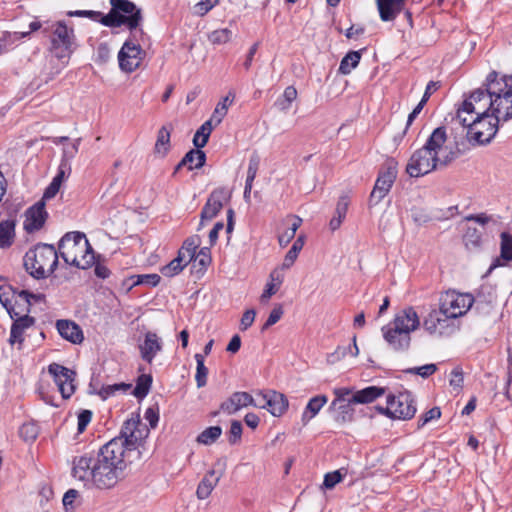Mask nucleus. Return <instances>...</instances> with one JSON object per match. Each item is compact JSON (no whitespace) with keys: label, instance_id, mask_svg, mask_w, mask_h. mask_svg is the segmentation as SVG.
Returning <instances> with one entry per match:
<instances>
[{"label":"nucleus","instance_id":"nucleus-28","mask_svg":"<svg viewBox=\"0 0 512 512\" xmlns=\"http://www.w3.org/2000/svg\"><path fill=\"white\" fill-rule=\"evenodd\" d=\"M14 322L11 326L10 331V344L22 343L23 342V332L25 329L29 328L34 324V319L27 315V313H23L20 315H14Z\"/></svg>","mask_w":512,"mask_h":512},{"label":"nucleus","instance_id":"nucleus-44","mask_svg":"<svg viewBox=\"0 0 512 512\" xmlns=\"http://www.w3.org/2000/svg\"><path fill=\"white\" fill-rule=\"evenodd\" d=\"M231 38L232 31L227 28L217 29L208 34V40L213 45H221L228 43L231 40Z\"/></svg>","mask_w":512,"mask_h":512},{"label":"nucleus","instance_id":"nucleus-58","mask_svg":"<svg viewBox=\"0 0 512 512\" xmlns=\"http://www.w3.org/2000/svg\"><path fill=\"white\" fill-rule=\"evenodd\" d=\"M219 0H201L194 5V13L199 16L207 14L214 6L218 4Z\"/></svg>","mask_w":512,"mask_h":512},{"label":"nucleus","instance_id":"nucleus-61","mask_svg":"<svg viewBox=\"0 0 512 512\" xmlns=\"http://www.w3.org/2000/svg\"><path fill=\"white\" fill-rule=\"evenodd\" d=\"M92 412L90 410H82L78 415L77 430L79 433L85 431L88 424L91 422Z\"/></svg>","mask_w":512,"mask_h":512},{"label":"nucleus","instance_id":"nucleus-10","mask_svg":"<svg viewBox=\"0 0 512 512\" xmlns=\"http://www.w3.org/2000/svg\"><path fill=\"white\" fill-rule=\"evenodd\" d=\"M149 435V429L143 424L139 417L126 420L121 428L120 436L111 441H119L124 450V456L130 459V456L141 445L142 441Z\"/></svg>","mask_w":512,"mask_h":512},{"label":"nucleus","instance_id":"nucleus-39","mask_svg":"<svg viewBox=\"0 0 512 512\" xmlns=\"http://www.w3.org/2000/svg\"><path fill=\"white\" fill-rule=\"evenodd\" d=\"M222 429L220 426H211L203 430L198 436L196 441L199 444L203 445H211L217 441V439L221 436Z\"/></svg>","mask_w":512,"mask_h":512},{"label":"nucleus","instance_id":"nucleus-57","mask_svg":"<svg viewBox=\"0 0 512 512\" xmlns=\"http://www.w3.org/2000/svg\"><path fill=\"white\" fill-rule=\"evenodd\" d=\"M441 417V410L439 407H433L425 412L418 420V428H422L432 420H437Z\"/></svg>","mask_w":512,"mask_h":512},{"label":"nucleus","instance_id":"nucleus-13","mask_svg":"<svg viewBox=\"0 0 512 512\" xmlns=\"http://www.w3.org/2000/svg\"><path fill=\"white\" fill-rule=\"evenodd\" d=\"M500 121L495 117H481L479 119H471L468 124H461L466 127L467 137L470 141L483 145L489 143L498 131Z\"/></svg>","mask_w":512,"mask_h":512},{"label":"nucleus","instance_id":"nucleus-7","mask_svg":"<svg viewBox=\"0 0 512 512\" xmlns=\"http://www.w3.org/2000/svg\"><path fill=\"white\" fill-rule=\"evenodd\" d=\"M43 33L50 38V52L62 64L67 65L71 55L76 50V36L73 27H68L64 21L47 23Z\"/></svg>","mask_w":512,"mask_h":512},{"label":"nucleus","instance_id":"nucleus-35","mask_svg":"<svg viewBox=\"0 0 512 512\" xmlns=\"http://www.w3.org/2000/svg\"><path fill=\"white\" fill-rule=\"evenodd\" d=\"M170 135L171 129L163 126L158 131L157 140L155 143V153L164 156L170 148Z\"/></svg>","mask_w":512,"mask_h":512},{"label":"nucleus","instance_id":"nucleus-54","mask_svg":"<svg viewBox=\"0 0 512 512\" xmlns=\"http://www.w3.org/2000/svg\"><path fill=\"white\" fill-rule=\"evenodd\" d=\"M259 165H260V157L256 153H253L249 159V164H248V169H247V178H246L247 183L253 184V182L256 178V175H257V171L259 169Z\"/></svg>","mask_w":512,"mask_h":512},{"label":"nucleus","instance_id":"nucleus-14","mask_svg":"<svg viewBox=\"0 0 512 512\" xmlns=\"http://www.w3.org/2000/svg\"><path fill=\"white\" fill-rule=\"evenodd\" d=\"M423 327L430 335L449 336L457 330L455 320L441 307L432 309L423 320Z\"/></svg>","mask_w":512,"mask_h":512},{"label":"nucleus","instance_id":"nucleus-51","mask_svg":"<svg viewBox=\"0 0 512 512\" xmlns=\"http://www.w3.org/2000/svg\"><path fill=\"white\" fill-rule=\"evenodd\" d=\"M193 261L194 267L196 266V264H198L201 270H205L211 263L210 249L207 247L201 248L198 252L195 253Z\"/></svg>","mask_w":512,"mask_h":512},{"label":"nucleus","instance_id":"nucleus-18","mask_svg":"<svg viewBox=\"0 0 512 512\" xmlns=\"http://www.w3.org/2000/svg\"><path fill=\"white\" fill-rule=\"evenodd\" d=\"M255 407L267 409L273 416L279 417L287 410L288 400L276 391L259 392L255 398Z\"/></svg>","mask_w":512,"mask_h":512},{"label":"nucleus","instance_id":"nucleus-1","mask_svg":"<svg viewBox=\"0 0 512 512\" xmlns=\"http://www.w3.org/2000/svg\"><path fill=\"white\" fill-rule=\"evenodd\" d=\"M129 463L120 442L109 441L96 454L73 457L71 475L86 488L109 490L125 478Z\"/></svg>","mask_w":512,"mask_h":512},{"label":"nucleus","instance_id":"nucleus-26","mask_svg":"<svg viewBox=\"0 0 512 512\" xmlns=\"http://www.w3.org/2000/svg\"><path fill=\"white\" fill-rule=\"evenodd\" d=\"M406 0H376L382 21H393L405 8Z\"/></svg>","mask_w":512,"mask_h":512},{"label":"nucleus","instance_id":"nucleus-30","mask_svg":"<svg viewBox=\"0 0 512 512\" xmlns=\"http://www.w3.org/2000/svg\"><path fill=\"white\" fill-rule=\"evenodd\" d=\"M328 402V397L326 395H317L312 397L301 416V421L303 425L308 424L324 407V405Z\"/></svg>","mask_w":512,"mask_h":512},{"label":"nucleus","instance_id":"nucleus-15","mask_svg":"<svg viewBox=\"0 0 512 512\" xmlns=\"http://www.w3.org/2000/svg\"><path fill=\"white\" fill-rule=\"evenodd\" d=\"M397 177V166L393 161H387L379 172L374 188L369 197V205L375 206L390 191Z\"/></svg>","mask_w":512,"mask_h":512},{"label":"nucleus","instance_id":"nucleus-47","mask_svg":"<svg viewBox=\"0 0 512 512\" xmlns=\"http://www.w3.org/2000/svg\"><path fill=\"white\" fill-rule=\"evenodd\" d=\"M501 238V258L506 261H512V235L502 232Z\"/></svg>","mask_w":512,"mask_h":512},{"label":"nucleus","instance_id":"nucleus-19","mask_svg":"<svg viewBox=\"0 0 512 512\" xmlns=\"http://www.w3.org/2000/svg\"><path fill=\"white\" fill-rule=\"evenodd\" d=\"M231 198V191L225 187L214 189L201 211V222L199 229L205 220H212L222 209L223 205Z\"/></svg>","mask_w":512,"mask_h":512},{"label":"nucleus","instance_id":"nucleus-6","mask_svg":"<svg viewBox=\"0 0 512 512\" xmlns=\"http://www.w3.org/2000/svg\"><path fill=\"white\" fill-rule=\"evenodd\" d=\"M485 88L473 91L457 109V120L468 124L471 119L493 116V97L490 94V73L484 84Z\"/></svg>","mask_w":512,"mask_h":512},{"label":"nucleus","instance_id":"nucleus-50","mask_svg":"<svg viewBox=\"0 0 512 512\" xmlns=\"http://www.w3.org/2000/svg\"><path fill=\"white\" fill-rule=\"evenodd\" d=\"M464 242L469 249L478 248L481 244V233L476 228H468L464 235Z\"/></svg>","mask_w":512,"mask_h":512},{"label":"nucleus","instance_id":"nucleus-23","mask_svg":"<svg viewBox=\"0 0 512 512\" xmlns=\"http://www.w3.org/2000/svg\"><path fill=\"white\" fill-rule=\"evenodd\" d=\"M46 219L47 212L45 210V203L43 201H39L26 211L24 229L28 233L38 231L43 227Z\"/></svg>","mask_w":512,"mask_h":512},{"label":"nucleus","instance_id":"nucleus-34","mask_svg":"<svg viewBox=\"0 0 512 512\" xmlns=\"http://www.w3.org/2000/svg\"><path fill=\"white\" fill-rule=\"evenodd\" d=\"M361 59L360 51H350L347 53L340 62L339 73L348 75L357 67Z\"/></svg>","mask_w":512,"mask_h":512},{"label":"nucleus","instance_id":"nucleus-52","mask_svg":"<svg viewBox=\"0 0 512 512\" xmlns=\"http://www.w3.org/2000/svg\"><path fill=\"white\" fill-rule=\"evenodd\" d=\"M132 279H135L133 285H147L150 287H155L160 282V276L158 274H143L133 276Z\"/></svg>","mask_w":512,"mask_h":512},{"label":"nucleus","instance_id":"nucleus-62","mask_svg":"<svg viewBox=\"0 0 512 512\" xmlns=\"http://www.w3.org/2000/svg\"><path fill=\"white\" fill-rule=\"evenodd\" d=\"M79 144H80V139H76L71 146L65 147L63 149V156H62L61 162L66 161L67 163H70V161L75 157V155L78 152Z\"/></svg>","mask_w":512,"mask_h":512},{"label":"nucleus","instance_id":"nucleus-16","mask_svg":"<svg viewBox=\"0 0 512 512\" xmlns=\"http://www.w3.org/2000/svg\"><path fill=\"white\" fill-rule=\"evenodd\" d=\"M10 292L11 287L0 288V302L5 307L11 318H14V315L28 313L32 300L34 302H42L45 300V295L42 293L35 294L27 290H21L18 292V297L19 300L21 301V310L17 311L15 306L12 305V299L9 298Z\"/></svg>","mask_w":512,"mask_h":512},{"label":"nucleus","instance_id":"nucleus-41","mask_svg":"<svg viewBox=\"0 0 512 512\" xmlns=\"http://www.w3.org/2000/svg\"><path fill=\"white\" fill-rule=\"evenodd\" d=\"M196 360L195 380L198 388H202L207 384L208 368L205 366L204 355L197 353L194 356Z\"/></svg>","mask_w":512,"mask_h":512},{"label":"nucleus","instance_id":"nucleus-63","mask_svg":"<svg viewBox=\"0 0 512 512\" xmlns=\"http://www.w3.org/2000/svg\"><path fill=\"white\" fill-rule=\"evenodd\" d=\"M342 480L340 471L327 473L324 477L323 486L327 489H332L336 484Z\"/></svg>","mask_w":512,"mask_h":512},{"label":"nucleus","instance_id":"nucleus-38","mask_svg":"<svg viewBox=\"0 0 512 512\" xmlns=\"http://www.w3.org/2000/svg\"><path fill=\"white\" fill-rule=\"evenodd\" d=\"M152 385V376L150 374H142L138 377L136 386L134 387L132 394L138 398L142 399L146 397L149 393Z\"/></svg>","mask_w":512,"mask_h":512},{"label":"nucleus","instance_id":"nucleus-4","mask_svg":"<svg viewBox=\"0 0 512 512\" xmlns=\"http://www.w3.org/2000/svg\"><path fill=\"white\" fill-rule=\"evenodd\" d=\"M111 9L104 14L101 24L109 28L125 26L129 33L144 32L141 8L130 0H109Z\"/></svg>","mask_w":512,"mask_h":512},{"label":"nucleus","instance_id":"nucleus-40","mask_svg":"<svg viewBox=\"0 0 512 512\" xmlns=\"http://www.w3.org/2000/svg\"><path fill=\"white\" fill-rule=\"evenodd\" d=\"M212 132L211 120L204 122L200 128L196 131L193 137V144L196 148H203L209 139Z\"/></svg>","mask_w":512,"mask_h":512},{"label":"nucleus","instance_id":"nucleus-48","mask_svg":"<svg viewBox=\"0 0 512 512\" xmlns=\"http://www.w3.org/2000/svg\"><path fill=\"white\" fill-rule=\"evenodd\" d=\"M131 388H132V385L126 384V383L107 385V386H104L101 388V390L99 391V395L103 399H107L108 397L115 395L119 391L127 392Z\"/></svg>","mask_w":512,"mask_h":512},{"label":"nucleus","instance_id":"nucleus-55","mask_svg":"<svg viewBox=\"0 0 512 512\" xmlns=\"http://www.w3.org/2000/svg\"><path fill=\"white\" fill-rule=\"evenodd\" d=\"M29 33L28 32H6L4 34V36L2 38H0V53H2L3 51H6L8 48H7V43L10 42V43H13L17 40H20L26 36H28Z\"/></svg>","mask_w":512,"mask_h":512},{"label":"nucleus","instance_id":"nucleus-33","mask_svg":"<svg viewBox=\"0 0 512 512\" xmlns=\"http://www.w3.org/2000/svg\"><path fill=\"white\" fill-rule=\"evenodd\" d=\"M190 262L179 253L176 258L161 268V273L165 277H173L178 275Z\"/></svg>","mask_w":512,"mask_h":512},{"label":"nucleus","instance_id":"nucleus-24","mask_svg":"<svg viewBox=\"0 0 512 512\" xmlns=\"http://www.w3.org/2000/svg\"><path fill=\"white\" fill-rule=\"evenodd\" d=\"M163 342L154 332H147L143 342L139 345L141 358L151 364L155 356L162 350Z\"/></svg>","mask_w":512,"mask_h":512},{"label":"nucleus","instance_id":"nucleus-56","mask_svg":"<svg viewBox=\"0 0 512 512\" xmlns=\"http://www.w3.org/2000/svg\"><path fill=\"white\" fill-rule=\"evenodd\" d=\"M67 15L70 17H86L89 18L95 22L101 23V19L103 18L104 14L99 11H93V10H75V11H68Z\"/></svg>","mask_w":512,"mask_h":512},{"label":"nucleus","instance_id":"nucleus-21","mask_svg":"<svg viewBox=\"0 0 512 512\" xmlns=\"http://www.w3.org/2000/svg\"><path fill=\"white\" fill-rule=\"evenodd\" d=\"M381 330L384 340L392 350L401 352L406 351L409 348L411 343V335L396 329L389 323L383 326Z\"/></svg>","mask_w":512,"mask_h":512},{"label":"nucleus","instance_id":"nucleus-11","mask_svg":"<svg viewBox=\"0 0 512 512\" xmlns=\"http://www.w3.org/2000/svg\"><path fill=\"white\" fill-rule=\"evenodd\" d=\"M379 411L390 418L408 420L414 417L417 408L411 392L404 391L387 397V406Z\"/></svg>","mask_w":512,"mask_h":512},{"label":"nucleus","instance_id":"nucleus-42","mask_svg":"<svg viewBox=\"0 0 512 512\" xmlns=\"http://www.w3.org/2000/svg\"><path fill=\"white\" fill-rule=\"evenodd\" d=\"M303 246H304V238H303V236H299L294 241L292 247L289 249V251L287 252V254L285 256L283 264H282L283 268L288 269L294 264L295 260L298 257V254L302 250Z\"/></svg>","mask_w":512,"mask_h":512},{"label":"nucleus","instance_id":"nucleus-5","mask_svg":"<svg viewBox=\"0 0 512 512\" xmlns=\"http://www.w3.org/2000/svg\"><path fill=\"white\" fill-rule=\"evenodd\" d=\"M59 251L51 244L39 243L29 249L23 258L25 270L35 279H45L57 268Z\"/></svg>","mask_w":512,"mask_h":512},{"label":"nucleus","instance_id":"nucleus-46","mask_svg":"<svg viewBox=\"0 0 512 512\" xmlns=\"http://www.w3.org/2000/svg\"><path fill=\"white\" fill-rule=\"evenodd\" d=\"M333 394L335 395V399L331 402L330 408H335L340 402H348L354 392L352 388L349 387H338L334 388Z\"/></svg>","mask_w":512,"mask_h":512},{"label":"nucleus","instance_id":"nucleus-32","mask_svg":"<svg viewBox=\"0 0 512 512\" xmlns=\"http://www.w3.org/2000/svg\"><path fill=\"white\" fill-rule=\"evenodd\" d=\"M353 401L351 399L348 402H340L335 408H330V411L335 413L334 419L337 423L343 424L351 422L354 416V409L352 407Z\"/></svg>","mask_w":512,"mask_h":512},{"label":"nucleus","instance_id":"nucleus-20","mask_svg":"<svg viewBox=\"0 0 512 512\" xmlns=\"http://www.w3.org/2000/svg\"><path fill=\"white\" fill-rule=\"evenodd\" d=\"M226 462L218 459L214 464V468L209 470L199 483L196 495L199 499L204 500L209 497L215 486L224 474Z\"/></svg>","mask_w":512,"mask_h":512},{"label":"nucleus","instance_id":"nucleus-27","mask_svg":"<svg viewBox=\"0 0 512 512\" xmlns=\"http://www.w3.org/2000/svg\"><path fill=\"white\" fill-rule=\"evenodd\" d=\"M56 328L62 338L73 344H80L84 339L83 332L79 325L71 320H58L56 322Z\"/></svg>","mask_w":512,"mask_h":512},{"label":"nucleus","instance_id":"nucleus-22","mask_svg":"<svg viewBox=\"0 0 512 512\" xmlns=\"http://www.w3.org/2000/svg\"><path fill=\"white\" fill-rule=\"evenodd\" d=\"M391 324L396 329L406 332L408 335H411V332L418 329L420 325V319L413 307H407L401 311H399Z\"/></svg>","mask_w":512,"mask_h":512},{"label":"nucleus","instance_id":"nucleus-59","mask_svg":"<svg viewBox=\"0 0 512 512\" xmlns=\"http://www.w3.org/2000/svg\"><path fill=\"white\" fill-rule=\"evenodd\" d=\"M242 435V424L240 421L234 420L231 423L228 441L230 444H236Z\"/></svg>","mask_w":512,"mask_h":512},{"label":"nucleus","instance_id":"nucleus-12","mask_svg":"<svg viewBox=\"0 0 512 512\" xmlns=\"http://www.w3.org/2000/svg\"><path fill=\"white\" fill-rule=\"evenodd\" d=\"M473 303L474 297L470 293H460L455 290L443 292L439 297V306L442 312L447 313L454 320L464 316Z\"/></svg>","mask_w":512,"mask_h":512},{"label":"nucleus","instance_id":"nucleus-8","mask_svg":"<svg viewBox=\"0 0 512 512\" xmlns=\"http://www.w3.org/2000/svg\"><path fill=\"white\" fill-rule=\"evenodd\" d=\"M490 94L493 97V117L500 122L512 119V82L508 75L490 72Z\"/></svg>","mask_w":512,"mask_h":512},{"label":"nucleus","instance_id":"nucleus-37","mask_svg":"<svg viewBox=\"0 0 512 512\" xmlns=\"http://www.w3.org/2000/svg\"><path fill=\"white\" fill-rule=\"evenodd\" d=\"M200 245V238L199 236H191L187 238L182 247L179 249L178 253L183 256L186 260L191 262L193 258L195 257V253L197 248Z\"/></svg>","mask_w":512,"mask_h":512},{"label":"nucleus","instance_id":"nucleus-25","mask_svg":"<svg viewBox=\"0 0 512 512\" xmlns=\"http://www.w3.org/2000/svg\"><path fill=\"white\" fill-rule=\"evenodd\" d=\"M250 405L255 406V398L252 395L248 392H235L221 404L220 408L223 412L231 415Z\"/></svg>","mask_w":512,"mask_h":512},{"label":"nucleus","instance_id":"nucleus-49","mask_svg":"<svg viewBox=\"0 0 512 512\" xmlns=\"http://www.w3.org/2000/svg\"><path fill=\"white\" fill-rule=\"evenodd\" d=\"M39 434V428L35 423H25L19 429L20 437L29 442L34 441Z\"/></svg>","mask_w":512,"mask_h":512},{"label":"nucleus","instance_id":"nucleus-64","mask_svg":"<svg viewBox=\"0 0 512 512\" xmlns=\"http://www.w3.org/2000/svg\"><path fill=\"white\" fill-rule=\"evenodd\" d=\"M464 382L463 372L460 368H455L451 372V377L449 380L450 385L454 389H461Z\"/></svg>","mask_w":512,"mask_h":512},{"label":"nucleus","instance_id":"nucleus-9","mask_svg":"<svg viewBox=\"0 0 512 512\" xmlns=\"http://www.w3.org/2000/svg\"><path fill=\"white\" fill-rule=\"evenodd\" d=\"M146 35L144 32L129 33L118 52L119 67L123 72L132 73L140 67L146 52L142 48Z\"/></svg>","mask_w":512,"mask_h":512},{"label":"nucleus","instance_id":"nucleus-17","mask_svg":"<svg viewBox=\"0 0 512 512\" xmlns=\"http://www.w3.org/2000/svg\"><path fill=\"white\" fill-rule=\"evenodd\" d=\"M48 372L53 377L63 399H69L76 390L75 371L58 363H52L48 366Z\"/></svg>","mask_w":512,"mask_h":512},{"label":"nucleus","instance_id":"nucleus-53","mask_svg":"<svg viewBox=\"0 0 512 512\" xmlns=\"http://www.w3.org/2000/svg\"><path fill=\"white\" fill-rule=\"evenodd\" d=\"M437 371V365L436 364H426L419 367H413L405 370L406 373L419 375L422 378H428L429 376L433 375Z\"/></svg>","mask_w":512,"mask_h":512},{"label":"nucleus","instance_id":"nucleus-36","mask_svg":"<svg viewBox=\"0 0 512 512\" xmlns=\"http://www.w3.org/2000/svg\"><path fill=\"white\" fill-rule=\"evenodd\" d=\"M14 223L9 220L0 222V248H8L13 243Z\"/></svg>","mask_w":512,"mask_h":512},{"label":"nucleus","instance_id":"nucleus-2","mask_svg":"<svg viewBox=\"0 0 512 512\" xmlns=\"http://www.w3.org/2000/svg\"><path fill=\"white\" fill-rule=\"evenodd\" d=\"M447 135L443 127L436 128L425 145L410 157L406 171L411 177H420L445 167L458 156V151L446 144Z\"/></svg>","mask_w":512,"mask_h":512},{"label":"nucleus","instance_id":"nucleus-43","mask_svg":"<svg viewBox=\"0 0 512 512\" xmlns=\"http://www.w3.org/2000/svg\"><path fill=\"white\" fill-rule=\"evenodd\" d=\"M297 98V90L294 86H288L283 93V99H278L275 105L282 111L290 108L291 103Z\"/></svg>","mask_w":512,"mask_h":512},{"label":"nucleus","instance_id":"nucleus-3","mask_svg":"<svg viewBox=\"0 0 512 512\" xmlns=\"http://www.w3.org/2000/svg\"><path fill=\"white\" fill-rule=\"evenodd\" d=\"M58 251L66 264L79 269H87L95 262L94 251L85 234L80 232L65 234L59 241Z\"/></svg>","mask_w":512,"mask_h":512},{"label":"nucleus","instance_id":"nucleus-45","mask_svg":"<svg viewBox=\"0 0 512 512\" xmlns=\"http://www.w3.org/2000/svg\"><path fill=\"white\" fill-rule=\"evenodd\" d=\"M71 164L65 162H60V165L58 167V171L54 178L52 179L51 183L55 186L61 188L62 183L68 179V177L71 174Z\"/></svg>","mask_w":512,"mask_h":512},{"label":"nucleus","instance_id":"nucleus-60","mask_svg":"<svg viewBox=\"0 0 512 512\" xmlns=\"http://www.w3.org/2000/svg\"><path fill=\"white\" fill-rule=\"evenodd\" d=\"M283 315V309L281 305H278L273 308V310L270 312L268 319L264 323L262 329H268L270 326L276 324Z\"/></svg>","mask_w":512,"mask_h":512},{"label":"nucleus","instance_id":"nucleus-29","mask_svg":"<svg viewBox=\"0 0 512 512\" xmlns=\"http://www.w3.org/2000/svg\"><path fill=\"white\" fill-rule=\"evenodd\" d=\"M206 155L200 148L192 149L185 154L182 160L177 164L175 172L182 167H187L188 170L201 168L205 164Z\"/></svg>","mask_w":512,"mask_h":512},{"label":"nucleus","instance_id":"nucleus-31","mask_svg":"<svg viewBox=\"0 0 512 512\" xmlns=\"http://www.w3.org/2000/svg\"><path fill=\"white\" fill-rule=\"evenodd\" d=\"M385 390L376 386H369L362 390L355 391L351 401L355 404H368L384 394Z\"/></svg>","mask_w":512,"mask_h":512}]
</instances>
